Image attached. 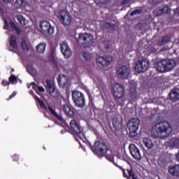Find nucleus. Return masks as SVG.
I'll use <instances>...</instances> for the list:
<instances>
[{
  "instance_id": "21",
  "label": "nucleus",
  "mask_w": 179,
  "mask_h": 179,
  "mask_svg": "<svg viewBox=\"0 0 179 179\" xmlns=\"http://www.w3.org/2000/svg\"><path fill=\"white\" fill-rule=\"evenodd\" d=\"M128 97L129 101H135L138 99V92H136V88H131L129 90Z\"/></svg>"
},
{
  "instance_id": "53",
  "label": "nucleus",
  "mask_w": 179,
  "mask_h": 179,
  "mask_svg": "<svg viewBox=\"0 0 179 179\" xmlns=\"http://www.w3.org/2000/svg\"><path fill=\"white\" fill-rule=\"evenodd\" d=\"M13 72H15V69H11V70H10V73H13Z\"/></svg>"
},
{
  "instance_id": "43",
  "label": "nucleus",
  "mask_w": 179,
  "mask_h": 179,
  "mask_svg": "<svg viewBox=\"0 0 179 179\" xmlns=\"http://www.w3.org/2000/svg\"><path fill=\"white\" fill-rule=\"evenodd\" d=\"M15 96H16V92H13L10 96L9 97L6 99L7 101H9V100H12V99H13V97H15Z\"/></svg>"
},
{
  "instance_id": "15",
  "label": "nucleus",
  "mask_w": 179,
  "mask_h": 179,
  "mask_svg": "<svg viewBox=\"0 0 179 179\" xmlns=\"http://www.w3.org/2000/svg\"><path fill=\"white\" fill-rule=\"evenodd\" d=\"M62 110L69 118H73L75 117V108L68 103H64L63 105Z\"/></svg>"
},
{
  "instance_id": "44",
  "label": "nucleus",
  "mask_w": 179,
  "mask_h": 179,
  "mask_svg": "<svg viewBox=\"0 0 179 179\" xmlns=\"http://www.w3.org/2000/svg\"><path fill=\"white\" fill-rule=\"evenodd\" d=\"M38 92H39V93H44V92H45V90L43 87L38 86Z\"/></svg>"
},
{
  "instance_id": "27",
  "label": "nucleus",
  "mask_w": 179,
  "mask_h": 179,
  "mask_svg": "<svg viewBox=\"0 0 179 179\" xmlns=\"http://www.w3.org/2000/svg\"><path fill=\"white\" fill-rule=\"evenodd\" d=\"M57 47H58V44H52L50 47V57L53 59L57 54Z\"/></svg>"
},
{
  "instance_id": "46",
  "label": "nucleus",
  "mask_w": 179,
  "mask_h": 179,
  "mask_svg": "<svg viewBox=\"0 0 179 179\" xmlns=\"http://www.w3.org/2000/svg\"><path fill=\"white\" fill-rule=\"evenodd\" d=\"M19 160V155H15L13 156V162H17Z\"/></svg>"
},
{
  "instance_id": "45",
  "label": "nucleus",
  "mask_w": 179,
  "mask_h": 179,
  "mask_svg": "<svg viewBox=\"0 0 179 179\" xmlns=\"http://www.w3.org/2000/svg\"><path fill=\"white\" fill-rule=\"evenodd\" d=\"M10 26L11 29H13L14 30L17 27V26H16V24H15V22H10Z\"/></svg>"
},
{
  "instance_id": "20",
  "label": "nucleus",
  "mask_w": 179,
  "mask_h": 179,
  "mask_svg": "<svg viewBox=\"0 0 179 179\" xmlns=\"http://www.w3.org/2000/svg\"><path fill=\"white\" fill-rule=\"evenodd\" d=\"M50 113L52 114V115L56 118L58 121H60V122H63L64 121V117H62V113H60V114H57V111H55V109L52 108L51 106L48 107Z\"/></svg>"
},
{
  "instance_id": "3",
  "label": "nucleus",
  "mask_w": 179,
  "mask_h": 179,
  "mask_svg": "<svg viewBox=\"0 0 179 179\" xmlns=\"http://www.w3.org/2000/svg\"><path fill=\"white\" fill-rule=\"evenodd\" d=\"M73 101L78 108H84L86 106V99H85V94L78 90L72 92Z\"/></svg>"
},
{
  "instance_id": "1",
  "label": "nucleus",
  "mask_w": 179,
  "mask_h": 179,
  "mask_svg": "<svg viewBox=\"0 0 179 179\" xmlns=\"http://www.w3.org/2000/svg\"><path fill=\"white\" fill-rule=\"evenodd\" d=\"M90 149H91L94 155L99 156V157H106L109 162L115 164V162H114L113 151L107 147L106 143L100 141H95L94 145L92 144L90 145Z\"/></svg>"
},
{
  "instance_id": "32",
  "label": "nucleus",
  "mask_w": 179,
  "mask_h": 179,
  "mask_svg": "<svg viewBox=\"0 0 179 179\" xmlns=\"http://www.w3.org/2000/svg\"><path fill=\"white\" fill-rule=\"evenodd\" d=\"M104 28L108 30H114L115 29V24H113L111 22H106L103 24Z\"/></svg>"
},
{
  "instance_id": "35",
  "label": "nucleus",
  "mask_w": 179,
  "mask_h": 179,
  "mask_svg": "<svg viewBox=\"0 0 179 179\" xmlns=\"http://www.w3.org/2000/svg\"><path fill=\"white\" fill-rule=\"evenodd\" d=\"M17 20L18 21V22L20 24H22V26H25L26 25V23L24 22L26 20L24 19V17H23V16L17 15Z\"/></svg>"
},
{
  "instance_id": "25",
  "label": "nucleus",
  "mask_w": 179,
  "mask_h": 179,
  "mask_svg": "<svg viewBox=\"0 0 179 179\" xmlns=\"http://www.w3.org/2000/svg\"><path fill=\"white\" fill-rule=\"evenodd\" d=\"M167 43H170V37L169 36H165L162 37L161 40L157 41V45L162 47V45L167 44Z\"/></svg>"
},
{
  "instance_id": "55",
  "label": "nucleus",
  "mask_w": 179,
  "mask_h": 179,
  "mask_svg": "<svg viewBox=\"0 0 179 179\" xmlns=\"http://www.w3.org/2000/svg\"><path fill=\"white\" fill-rule=\"evenodd\" d=\"M29 69H33V67H29Z\"/></svg>"
},
{
  "instance_id": "10",
  "label": "nucleus",
  "mask_w": 179,
  "mask_h": 179,
  "mask_svg": "<svg viewBox=\"0 0 179 179\" xmlns=\"http://www.w3.org/2000/svg\"><path fill=\"white\" fill-rule=\"evenodd\" d=\"M116 73L119 79L125 80V79H129V76H131V69L127 66H122L116 70Z\"/></svg>"
},
{
  "instance_id": "11",
  "label": "nucleus",
  "mask_w": 179,
  "mask_h": 179,
  "mask_svg": "<svg viewBox=\"0 0 179 179\" xmlns=\"http://www.w3.org/2000/svg\"><path fill=\"white\" fill-rule=\"evenodd\" d=\"M129 152L133 159L139 162L142 160V155H141V150L135 144H130L129 146Z\"/></svg>"
},
{
  "instance_id": "26",
  "label": "nucleus",
  "mask_w": 179,
  "mask_h": 179,
  "mask_svg": "<svg viewBox=\"0 0 179 179\" xmlns=\"http://www.w3.org/2000/svg\"><path fill=\"white\" fill-rule=\"evenodd\" d=\"M45 47H47L45 43H39L36 45L37 52H39V54H43V52L45 51Z\"/></svg>"
},
{
  "instance_id": "51",
  "label": "nucleus",
  "mask_w": 179,
  "mask_h": 179,
  "mask_svg": "<svg viewBox=\"0 0 179 179\" xmlns=\"http://www.w3.org/2000/svg\"><path fill=\"white\" fill-rule=\"evenodd\" d=\"M176 159L178 160V162H179V151H178V154L176 155Z\"/></svg>"
},
{
  "instance_id": "19",
  "label": "nucleus",
  "mask_w": 179,
  "mask_h": 179,
  "mask_svg": "<svg viewBox=\"0 0 179 179\" xmlns=\"http://www.w3.org/2000/svg\"><path fill=\"white\" fill-rule=\"evenodd\" d=\"M112 124L115 131H120L122 128V120L118 117H113L112 120Z\"/></svg>"
},
{
  "instance_id": "54",
  "label": "nucleus",
  "mask_w": 179,
  "mask_h": 179,
  "mask_svg": "<svg viewBox=\"0 0 179 179\" xmlns=\"http://www.w3.org/2000/svg\"><path fill=\"white\" fill-rule=\"evenodd\" d=\"M5 23H6V24H8V22H6V20H5Z\"/></svg>"
},
{
  "instance_id": "48",
  "label": "nucleus",
  "mask_w": 179,
  "mask_h": 179,
  "mask_svg": "<svg viewBox=\"0 0 179 179\" xmlns=\"http://www.w3.org/2000/svg\"><path fill=\"white\" fill-rule=\"evenodd\" d=\"M14 30L16 31L17 34H20L21 31L20 27H17Z\"/></svg>"
},
{
  "instance_id": "29",
  "label": "nucleus",
  "mask_w": 179,
  "mask_h": 179,
  "mask_svg": "<svg viewBox=\"0 0 179 179\" xmlns=\"http://www.w3.org/2000/svg\"><path fill=\"white\" fill-rule=\"evenodd\" d=\"M169 146H171L172 148H179V139L176 138H171L169 141Z\"/></svg>"
},
{
  "instance_id": "40",
  "label": "nucleus",
  "mask_w": 179,
  "mask_h": 179,
  "mask_svg": "<svg viewBox=\"0 0 179 179\" xmlns=\"http://www.w3.org/2000/svg\"><path fill=\"white\" fill-rule=\"evenodd\" d=\"M31 86H32V89H34V90H35V92H38V85H36V83H31Z\"/></svg>"
},
{
  "instance_id": "23",
  "label": "nucleus",
  "mask_w": 179,
  "mask_h": 179,
  "mask_svg": "<svg viewBox=\"0 0 179 179\" xmlns=\"http://www.w3.org/2000/svg\"><path fill=\"white\" fill-rule=\"evenodd\" d=\"M169 171L171 176L179 178V164L169 167Z\"/></svg>"
},
{
  "instance_id": "30",
  "label": "nucleus",
  "mask_w": 179,
  "mask_h": 179,
  "mask_svg": "<svg viewBox=\"0 0 179 179\" xmlns=\"http://www.w3.org/2000/svg\"><path fill=\"white\" fill-rule=\"evenodd\" d=\"M170 8L167 6H164L162 8L159 9V10H157V15L160 16V15H163V13H169Z\"/></svg>"
},
{
  "instance_id": "4",
  "label": "nucleus",
  "mask_w": 179,
  "mask_h": 179,
  "mask_svg": "<svg viewBox=\"0 0 179 179\" xmlns=\"http://www.w3.org/2000/svg\"><path fill=\"white\" fill-rule=\"evenodd\" d=\"M93 35L88 33H80L76 41L84 48H87V47H90L93 44Z\"/></svg>"
},
{
  "instance_id": "37",
  "label": "nucleus",
  "mask_w": 179,
  "mask_h": 179,
  "mask_svg": "<svg viewBox=\"0 0 179 179\" xmlns=\"http://www.w3.org/2000/svg\"><path fill=\"white\" fill-rule=\"evenodd\" d=\"M83 57L85 59V61H90L92 59V56L90 53L87 52H83Z\"/></svg>"
},
{
  "instance_id": "7",
  "label": "nucleus",
  "mask_w": 179,
  "mask_h": 179,
  "mask_svg": "<svg viewBox=\"0 0 179 179\" xmlns=\"http://www.w3.org/2000/svg\"><path fill=\"white\" fill-rule=\"evenodd\" d=\"M57 17L64 26H69L72 22V15L66 10H59Z\"/></svg>"
},
{
  "instance_id": "17",
  "label": "nucleus",
  "mask_w": 179,
  "mask_h": 179,
  "mask_svg": "<svg viewBox=\"0 0 179 179\" xmlns=\"http://www.w3.org/2000/svg\"><path fill=\"white\" fill-rule=\"evenodd\" d=\"M68 80H69V78L67 76H65L64 74L59 75L57 78V83L59 87L64 89V87L68 85Z\"/></svg>"
},
{
  "instance_id": "16",
  "label": "nucleus",
  "mask_w": 179,
  "mask_h": 179,
  "mask_svg": "<svg viewBox=\"0 0 179 179\" xmlns=\"http://www.w3.org/2000/svg\"><path fill=\"white\" fill-rule=\"evenodd\" d=\"M111 61H112L111 58L107 56H104V57L99 56L96 59L97 64H99V65H101L102 66H108V65L111 64Z\"/></svg>"
},
{
  "instance_id": "28",
  "label": "nucleus",
  "mask_w": 179,
  "mask_h": 179,
  "mask_svg": "<svg viewBox=\"0 0 179 179\" xmlns=\"http://www.w3.org/2000/svg\"><path fill=\"white\" fill-rule=\"evenodd\" d=\"M143 142L148 149H152L153 148V141L150 138H144Z\"/></svg>"
},
{
  "instance_id": "24",
  "label": "nucleus",
  "mask_w": 179,
  "mask_h": 179,
  "mask_svg": "<svg viewBox=\"0 0 179 179\" xmlns=\"http://www.w3.org/2000/svg\"><path fill=\"white\" fill-rule=\"evenodd\" d=\"M9 45H10V47L13 48L14 50H16V48H17V38H16V36L12 35L10 37Z\"/></svg>"
},
{
  "instance_id": "42",
  "label": "nucleus",
  "mask_w": 179,
  "mask_h": 179,
  "mask_svg": "<svg viewBox=\"0 0 179 179\" xmlns=\"http://www.w3.org/2000/svg\"><path fill=\"white\" fill-rule=\"evenodd\" d=\"M2 86H9L10 85V83L8 80H3L1 82Z\"/></svg>"
},
{
  "instance_id": "34",
  "label": "nucleus",
  "mask_w": 179,
  "mask_h": 179,
  "mask_svg": "<svg viewBox=\"0 0 179 179\" xmlns=\"http://www.w3.org/2000/svg\"><path fill=\"white\" fill-rule=\"evenodd\" d=\"M18 164L20 165L22 169H27V167H29V161L24 159L19 162Z\"/></svg>"
},
{
  "instance_id": "9",
  "label": "nucleus",
  "mask_w": 179,
  "mask_h": 179,
  "mask_svg": "<svg viewBox=\"0 0 179 179\" xmlns=\"http://www.w3.org/2000/svg\"><path fill=\"white\" fill-rule=\"evenodd\" d=\"M41 33L45 36L54 34L55 29L48 21H42L39 24Z\"/></svg>"
},
{
  "instance_id": "14",
  "label": "nucleus",
  "mask_w": 179,
  "mask_h": 179,
  "mask_svg": "<svg viewBox=\"0 0 179 179\" xmlns=\"http://www.w3.org/2000/svg\"><path fill=\"white\" fill-rule=\"evenodd\" d=\"M60 49L64 58H69L71 57L72 51H71V48H69V45L67 43L63 42L62 43H61Z\"/></svg>"
},
{
  "instance_id": "33",
  "label": "nucleus",
  "mask_w": 179,
  "mask_h": 179,
  "mask_svg": "<svg viewBox=\"0 0 179 179\" xmlns=\"http://www.w3.org/2000/svg\"><path fill=\"white\" fill-rule=\"evenodd\" d=\"M8 80L11 85H15V83H17V77L13 74H11L8 78Z\"/></svg>"
},
{
  "instance_id": "39",
  "label": "nucleus",
  "mask_w": 179,
  "mask_h": 179,
  "mask_svg": "<svg viewBox=\"0 0 179 179\" xmlns=\"http://www.w3.org/2000/svg\"><path fill=\"white\" fill-rule=\"evenodd\" d=\"M148 50L151 54H156V52H157V49L153 46L150 47Z\"/></svg>"
},
{
  "instance_id": "22",
  "label": "nucleus",
  "mask_w": 179,
  "mask_h": 179,
  "mask_svg": "<svg viewBox=\"0 0 179 179\" xmlns=\"http://www.w3.org/2000/svg\"><path fill=\"white\" fill-rule=\"evenodd\" d=\"M45 87L48 92L51 94L55 92V86L51 82V79H46L45 80Z\"/></svg>"
},
{
  "instance_id": "12",
  "label": "nucleus",
  "mask_w": 179,
  "mask_h": 179,
  "mask_svg": "<svg viewBox=\"0 0 179 179\" xmlns=\"http://www.w3.org/2000/svg\"><path fill=\"white\" fill-rule=\"evenodd\" d=\"M113 96L115 99H122L125 96L124 87L119 83H116L113 86Z\"/></svg>"
},
{
  "instance_id": "13",
  "label": "nucleus",
  "mask_w": 179,
  "mask_h": 179,
  "mask_svg": "<svg viewBox=\"0 0 179 179\" xmlns=\"http://www.w3.org/2000/svg\"><path fill=\"white\" fill-rule=\"evenodd\" d=\"M148 68L149 64H148L146 61L140 60L136 64L134 69L136 72H138V73H141L142 72H146Z\"/></svg>"
},
{
  "instance_id": "2",
  "label": "nucleus",
  "mask_w": 179,
  "mask_h": 179,
  "mask_svg": "<svg viewBox=\"0 0 179 179\" xmlns=\"http://www.w3.org/2000/svg\"><path fill=\"white\" fill-rule=\"evenodd\" d=\"M173 132V129L168 122L164 121L157 123L151 129L152 138L164 139Z\"/></svg>"
},
{
  "instance_id": "8",
  "label": "nucleus",
  "mask_w": 179,
  "mask_h": 179,
  "mask_svg": "<svg viewBox=\"0 0 179 179\" xmlns=\"http://www.w3.org/2000/svg\"><path fill=\"white\" fill-rule=\"evenodd\" d=\"M70 131L73 134V135H76L82 139L80 135H82V132H83V128L80 126V123L79 121L73 119L70 122Z\"/></svg>"
},
{
  "instance_id": "49",
  "label": "nucleus",
  "mask_w": 179,
  "mask_h": 179,
  "mask_svg": "<svg viewBox=\"0 0 179 179\" xmlns=\"http://www.w3.org/2000/svg\"><path fill=\"white\" fill-rule=\"evenodd\" d=\"M88 99H89L90 103H92V101H93V99L92 98V96H90V94H88Z\"/></svg>"
},
{
  "instance_id": "36",
  "label": "nucleus",
  "mask_w": 179,
  "mask_h": 179,
  "mask_svg": "<svg viewBox=\"0 0 179 179\" xmlns=\"http://www.w3.org/2000/svg\"><path fill=\"white\" fill-rule=\"evenodd\" d=\"M21 46H22V50H24V51H29L30 50V48L27 45V43H26V41H24V40L22 41Z\"/></svg>"
},
{
  "instance_id": "52",
  "label": "nucleus",
  "mask_w": 179,
  "mask_h": 179,
  "mask_svg": "<svg viewBox=\"0 0 179 179\" xmlns=\"http://www.w3.org/2000/svg\"><path fill=\"white\" fill-rule=\"evenodd\" d=\"M9 51H10L11 52H16L13 49H9Z\"/></svg>"
},
{
  "instance_id": "18",
  "label": "nucleus",
  "mask_w": 179,
  "mask_h": 179,
  "mask_svg": "<svg viewBox=\"0 0 179 179\" xmlns=\"http://www.w3.org/2000/svg\"><path fill=\"white\" fill-rule=\"evenodd\" d=\"M169 99L171 101L176 102L179 100V88H174L171 90L169 93Z\"/></svg>"
},
{
  "instance_id": "47",
  "label": "nucleus",
  "mask_w": 179,
  "mask_h": 179,
  "mask_svg": "<svg viewBox=\"0 0 179 179\" xmlns=\"http://www.w3.org/2000/svg\"><path fill=\"white\" fill-rule=\"evenodd\" d=\"M130 1L131 0H122L121 3H122V5H127V3H129Z\"/></svg>"
},
{
  "instance_id": "31",
  "label": "nucleus",
  "mask_w": 179,
  "mask_h": 179,
  "mask_svg": "<svg viewBox=\"0 0 179 179\" xmlns=\"http://www.w3.org/2000/svg\"><path fill=\"white\" fill-rule=\"evenodd\" d=\"M34 99L38 103V104L41 108H43V110L48 109L47 105H45V103H44V101L43 100L40 99V98H38V96H37L36 95H34Z\"/></svg>"
},
{
  "instance_id": "50",
  "label": "nucleus",
  "mask_w": 179,
  "mask_h": 179,
  "mask_svg": "<svg viewBox=\"0 0 179 179\" xmlns=\"http://www.w3.org/2000/svg\"><path fill=\"white\" fill-rule=\"evenodd\" d=\"M3 1L7 3H10V2H12V0H3Z\"/></svg>"
},
{
  "instance_id": "6",
  "label": "nucleus",
  "mask_w": 179,
  "mask_h": 179,
  "mask_svg": "<svg viewBox=\"0 0 179 179\" xmlns=\"http://www.w3.org/2000/svg\"><path fill=\"white\" fill-rule=\"evenodd\" d=\"M139 124H141V120H139L138 118H132L127 123L130 138H135V136H138V129H139Z\"/></svg>"
},
{
  "instance_id": "41",
  "label": "nucleus",
  "mask_w": 179,
  "mask_h": 179,
  "mask_svg": "<svg viewBox=\"0 0 179 179\" xmlns=\"http://www.w3.org/2000/svg\"><path fill=\"white\" fill-rule=\"evenodd\" d=\"M15 3L19 5V6H23V3H24V0H15Z\"/></svg>"
},
{
  "instance_id": "5",
  "label": "nucleus",
  "mask_w": 179,
  "mask_h": 179,
  "mask_svg": "<svg viewBox=\"0 0 179 179\" xmlns=\"http://www.w3.org/2000/svg\"><path fill=\"white\" fill-rule=\"evenodd\" d=\"M176 66V62L174 60H161L158 62L156 65L157 71L158 72H169V71H171L173 68Z\"/></svg>"
},
{
  "instance_id": "38",
  "label": "nucleus",
  "mask_w": 179,
  "mask_h": 179,
  "mask_svg": "<svg viewBox=\"0 0 179 179\" xmlns=\"http://www.w3.org/2000/svg\"><path fill=\"white\" fill-rule=\"evenodd\" d=\"M142 13V9H135L131 12L130 16H135V15H141Z\"/></svg>"
}]
</instances>
